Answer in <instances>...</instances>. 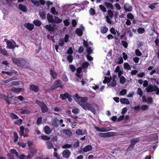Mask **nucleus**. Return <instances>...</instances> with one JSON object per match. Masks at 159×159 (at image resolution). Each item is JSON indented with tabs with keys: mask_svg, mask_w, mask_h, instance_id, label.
I'll return each mask as SVG.
<instances>
[{
	"mask_svg": "<svg viewBox=\"0 0 159 159\" xmlns=\"http://www.w3.org/2000/svg\"><path fill=\"white\" fill-rule=\"evenodd\" d=\"M117 77L116 75H114L112 78L111 77H105L104 80H103V83H106L107 82H110V85L112 87H115L116 85V79L117 78Z\"/></svg>",
	"mask_w": 159,
	"mask_h": 159,
	"instance_id": "obj_1",
	"label": "nucleus"
},
{
	"mask_svg": "<svg viewBox=\"0 0 159 159\" xmlns=\"http://www.w3.org/2000/svg\"><path fill=\"white\" fill-rule=\"evenodd\" d=\"M73 98L75 101L79 103L80 105H81V103L86 102L88 100V98L87 97H80L77 94H75L73 97Z\"/></svg>",
	"mask_w": 159,
	"mask_h": 159,
	"instance_id": "obj_2",
	"label": "nucleus"
},
{
	"mask_svg": "<svg viewBox=\"0 0 159 159\" xmlns=\"http://www.w3.org/2000/svg\"><path fill=\"white\" fill-rule=\"evenodd\" d=\"M13 62L19 66H24L26 65L27 62L24 59L13 58Z\"/></svg>",
	"mask_w": 159,
	"mask_h": 159,
	"instance_id": "obj_3",
	"label": "nucleus"
},
{
	"mask_svg": "<svg viewBox=\"0 0 159 159\" xmlns=\"http://www.w3.org/2000/svg\"><path fill=\"white\" fill-rule=\"evenodd\" d=\"M35 102L40 107L43 112L45 113L48 111V108L44 102H41L38 100H36Z\"/></svg>",
	"mask_w": 159,
	"mask_h": 159,
	"instance_id": "obj_4",
	"label": "nucleus"
},
{
	"mask_svg": "<svg viewBox=\"0 0 159 159\" xmlns=\"http://www.w3.org/2000/svg\"><path fill=\"white\" fill-rule=\"evenodd\" d=\"M157 89V86L155 85H150L148 86L145 89V90L147 93L152 92L154 91H156Z\"/></svg>",
	"mask_w": 159,
	"mask_h": 159,
	"instance_id": "obj_5",
	"label": "nucleus"
},
{
	"mask_svg": "<svg viewBox=\"0 0 159 159\" xmlns=\"http://www.w3.org/2000/svg\"><path fill=\"white\" fill-rule=\"evenodd\" d=\"M94 128L100 132H107L111 130V129L110 127H107L106 128H99V127L97 126L94 127Z\"/></svg>",
	"mask_w": 159,
	"mask_h": 159,
	"instance_id": "obj_6",
	"label": "nucleus"
},
{
	"mask_svg": "<svg viewBox=\"0 0 159 159\" xmlns=\"http://www.w3.org/2000/svg\"><path fill=\"white\" fill-rule=\"evenodd\" d=\"M62 157L65 158H68L71 155V152L68 149H66L62 152Z\"/></svg>",
	"mask_w": 159,
	"mask_h": 159,
	"instance_id": "obj_7",
	"label": "nucleus"
},
{
	"mask_svg": "<svg viewBox=\"0 0 159 159\" xmlns=\"http://www.w3.org/2000/svg\"><path fill=\"white\" fill-rule=\"evenodd\" d=\"M53 89H54L58 87H61L62 86L60 80H56L53 83Z\"/></svg>",
	"mask_w": 159,
	"mask_h": 159,
	"instance_id": "obj_8",
	"label": "nucleus"
},
{
	"mask_svg": "<svg viewBox=\"0 0 159 159\" xmlns=\"http://www.w3.org/2000/svg\"><path fill=\"white\" fill-rule=\"evenodd\" d=\"M75 133L77 135H82L86 134L87 131L86 129L83 130L79 129L76 130Z\"/></svg>",
	"mask_w": 159,
	"mask_h": 159,
	"instance_id": "obj_9",
	"label": "nucleus"
},
{
	"mask_svg": "<svg viewBox=\"0 0 159 159\" xmlns=\"http://www.w3.org/2000/svg\"><path fill=\"white\" fill-rule=\"evenodd\" d=\"M7 48L10 49H14L16 46L14 45L16 44V43L14 42V44L11 43L10 41L7 40L6 41Z\"/></svg>",
	"mask_w": 159,
	"mask_h": 159,
	"instance_id": "obj_10",
	"label": "nucleus"
},
{
	"mask_svg": "<svg viewBox=\"0 0 159 159\" xmlns=\"http://www.w3.org/2000/svg\"><path fill=\"white\" fill-rule=\"evenodd\" d=\"M24 26L30 31L32 30L34 27L33 24L30 23H26L25 24Z\"/></svg>",
	"mask_w": 159,
	"mask_h": 159,
	"instance_id": "obj_11",
	"label": "nucleus"
},
{
	"mask_svg": "<svg viewBox=\"0 0 159 159\" xmlns=\"http://www.w3.org/2000/svg\"><path fill=\"white\" fill-rule=\"evenodd\" d=\"M124 8L126 11H131L132 10V6L128 3H126L124 5Z\"/></svg>",
	"mask_w": 159,
	"mask_h": 159,
	"instance_id": "obj_12",
	"label": "nucleus"
},
{
	"mask_svg": "<svg viewBox=\"0 0 159 159\" xmlns=\"http://www.w3.org/2000/svg\"><path fill=\"white\" fill-rule=\"evenodd\" d=\"M50 72L51 77H52L53 79H55L57 78L58 74L57 72L54 71L51 69L50 70Z\"/></svg>",
	"mask_w": 159,
	"mask_h": 159,
	"instance_id": "obj_13",
	"label": "nucleus"
},
{
	"mask_svg": "<svg viewBox=\"0 0 159 159\" xmlns=\"http://www.w3.org/2000/svg\"><path fill=\"white\" fill-rule=\"evenodd\" d=\"M30 89L36 93L39 90L38 86L34 84L31 85L30 86Z\"/></svg>",
	"mask_w": 159,
	"mask_h": 159,
	"instance_id": "obj_14",
	"label": "nucleus"
},
{
	"mask_svg": "<svg viewBox=\"0 0 159 159\" xmlns=\"http://www.w3.org/2000/svg\"><path fill=\"white\" fill-rule=\"evenodd\" d=\"M90 104H89L88 102H85L84 103H82L81 104V106L82 107V108L85 110H88L89 107H90Z\"/></svg>",
	"mask_w": 159,
	"mask_h": 159,
	"instance_id": "obj_15",
	"label": "nucleus"
},
{
	"mask_svg": "<svg viewBox=\"0 0 159 159\" xmlns=\"http://www.w3.org/2000/svg\"><path fill=\"white\" fill-rule=\"evenodd\" d=\"M18 8L21 11L26 12L27 10V8L26 6L21 4H20L18 6Z\"/></svg>",
	"mask_w": 159,
	"mask_h": 159,
	"instance_id": "obj_16",
	"label": "nucleus"
},
{
	"mask_svg": "<svg viewBox=\"0 0 159 159\" xmlns=\"http://www.w3.org/2000/svg\"><path fill=\"white\" fill-rule=\"evenodd\" d=\"M46 143L48 149L53 148L54 146L52 143L51 141H46Z\"/></svg>",
	"mask_w": 159,
	"mask_h": 159,
	"instance_id": "obj_17",
	"label": "nucleus"
},
{
	"mask_svg": "<svg viewBox=\"0 0 159 159\" xmlns=\"http://www.w3.org/2000/svg\"><path fill=\"white\" fill-rule=\"evenodd\" d=\"M44 131L45 134H49L51 132V130L50 127L48 126H46L44 128Z\"/></svg>",
	"mask_w": 159,
	"mask_h": 159,
	"instance_id": "obj_18",
	"label": "nucleus"
},
{
	"mask_svg": "<svg viewBox=\"0 0 159 159\" xmlns=\"http://www.w3.org/2000/svg\"><path fill=\"white\" fill-rule=\"evenodd\" d=\"M120 101L122 104L129 105V102L128 99L126 98H122L120 99Z\"/></svg>",
	"mask_w": 159,
	"mask_h": 159,
	"instance_id": "obj_19",
	"label": "nucleus"
},
{
	"mask_svg": "<svg viewBox=\"0 0 159 159\" xmlns=\"http://www.w3.org/2000/svg\"><path fill=\"white\" fill-rule=\"evenodd\" d=\"M62 131L64 133L68 136H70L72 135V132L69 129H64Z\"/></svg>",
	"mask_w": 159,
	"mask_h": 159,
	"instance_id": "obj_20",
	"label": "nucleus"
},
{
	"mask_svg": "<svg viewBox=\"0 0 159 159\" xmlns=\"http://www.w3.org/2000/svg\"><path fill=\"white\" fill-rule=\"evenodd\" d=\"M44 27L48 31H54V28L52 26V25H46L44 26Z\"/></svg>",
	"mask_w": 159,
	"mask_h": 159,
	"instance_id": "obj_21",
	"label": "nucleus"
},
{
	"mask_svg": "<svg viewBox=\"0 0 159 159\" xmlns=\"http://www.w3.org/2000/svg\"><path fill=\"white\" fill-rule=\"evenodd\" d=\"M47 18L48 21L49 22H53L54 21V19L52 15L48 14L47 15Z\"/></svg>",
	"mask_w": 159,
	"mask_h": 159,
	"instance_id": "obj_22",
	"label": "nucleus"
},
{
	"mask_svg": "<svg viewBox=\"0 0 159 159\" xmlns=\"http://www.w3.org/2000/svg\"><path fill=\"white\" fill-rule=\"evenodd\" d=\"M58 120L57 118H54L52 121V125L56 127H57L58 126V125L57 124Z\"/></svg>",
	"mask_w": 159,
	"mask_h": 159,
	"instance_id": "obj_23",
	"label": "nucleus"
},
{
	"mask_svg": "<svg viewBox=\"0 0 159 159\" xmlns=\"http://www.w3.org/2000/svg\"><path fill=\"white\" fill-rule=\"evenodd\" d=\"M92 149V147L90 145H88L84 148L83 149V151L84 152H86L91 150Z\"/></svg>",
	"mask_w": 159,
	"mask_h": 159,
	"instance_id": "obj_24",
	"label": "nucleus"
},
{
	"mask_svg": "<svg viewBox=\"0 0 159 159\" xmlns=\"http://www.w3.org/2000/svg\"><path fill=\"white\" fill-rule=\"evenodd\" d=\"M69 94L66 93L63 94H61L60 95V97L62 100H64L68 98Z\"/></svg>",
	"mask_w": 159,
	"mask_h": 159,
	"instance_id": "obj_25",
	"label": "nucleus"
},
{
	"mask_svg": "<svg viewBox=\"0 0 159 159\" xmlns=\"http://www.w3.org/2000/svg\"><path fill=\"white\" fill-rule=\"evenodd\" d=\"M120 81V84H124L125 83L126 81V79L123 76L121 77L119 76Z\"/></svg>",
	"mask_w": 159,
	"mask_h": 159,
	"instance_id": "obj_26",
	"label": "nucleus"
},
{
	"mask_svg": "<svg viewBox=\"0 0 159 159\" xmlns=\"http://www.w3.org/2000/svg\"><path fill=\"white\" fill-rule=\"evenodd\" d=\"M101 30L102 33L105 34L108 31V28L106 26L102 27L101 28Z\"/></svg>",
	"mask_w": 159,
	"mask_h": 159,
	"instance_id": "obj_27",
	"label": "nucleus"
},
{
	"mask_svg": "<svg viewBox=\"0 0 159 159\" xmlns=\"http://www.w3.org/2000/svg\"><path fill=\"white\" fill-rule=\"evenodd\" d=\"M62 21V20L60 19L59 18L55 16L53 22L55 23H61Z\"/></svg>",
	"mask_w": 159,
	"mask_h": 159,
	"instance_id": "obj_28",
	"label": "nucleus"
},
{
	"mask_svg": "<svg viewBox=\"0 0 159 159\" xmlns=\"http://www.w3.org/2000/svg\"><path fill=\"white\" fill-rule=\"evenodd\" d=\"M10 152L13 154H14L17 157L19 155V154L17 151L15 149H11L10 151Z\"/></svg>",
	"mask_w": 159,
	"mask_h": 159,
	"instance_id": "obj_29",
	"label": "nucleus"
},
{
	"mask_svg": "<svg viewBox=\"0 0 159 159\" xmlns=\"http://www.w3.org/2000/svg\"><path fill=\"white\" fill-rule=\"evenodd\" d=\"M33 23L37 26H40L42 24V22L41 21L39 20H34Z\"/></svg>",
	"mask_w": 159,
	"mask_h": 159,
	"instance_id": "obj_30",
	"label": "nucleus"
},
{
	"mask_svg": "<svg viewBox=\"0 0 159 159\" xmlns=\"http://www.w3.org/2000/svg\"><path fill=\"white\" fill-rule=\"evenodd\" d=\"M124 67L125 69H127L128 70L131 69V67L130 65L127 63L125 62L123 64Z\"/></svg>",
	"mask_w": 159,
	"mask_h": 159,
	"instance_id": "obj_31",
	"label": "nucleus"
},
{
	"mask_svg": "<svg viewBox=\"0 0 159 159\" xmlns=\"http://www.w3.org/2000/svg\"><path fill=\"white\" fill-rule=\"evenodd\" d=\"M72 145L71 144H66L61 146V148L63 149L69 148L72 147Z\"/></svg>",
	"mask_w": 159,
	"mask_h": 159,
	"instance_id": "obj_32",
	"label": "nucleus"
},
{
	"mask_svg": "<svg viewBox=\"0 0 159 159\" xmlns=\"http://www.w3.org/2000/svg\"><path fill=\"white\" fill-rule=\"evenodd\" d=\"M89 107H89L88 110L90 111L94 114H95V109L94 107H93V105L90 104Z\"/></svg>",
	"mask_w": 159,
	"mask_h": 159,
	"instance_id": "obj_33",
	"label": "nucleus"
},
{
	"mask_svg": "<svg viewBox=\"0 0 159 159\" xmlns=\"http://www.w3.org/2000/svg\"><path fill=\"white\" fill-rule=\"evenodd\" d=\"M76 32L79 36H81L83 34V31L80 29L78 28L76 30Z\"/></svg>",
	"mask_w": 159,
	"mask_h": 159,
	"instance_id": "obj_34",
	"label": "nucleus"
},
{
	"mask_svg": "<svg viewBox=\"0 0 159 159\" xmlns=\"http://www.w3.org/2000/svg\"><path fill=\"white\" fill-rule=\"evenodd\" d=\"M0 52L4 55L8 56L7 52L5 49L0 48Z\"/></svg>",
	"mask_w": 159,
	"mask_h": 159,
	"instance_id": "obj_35",
	"label": "nucleus"
},
{
	"mask_svg": "<svg viewBox=\"0 0 159 159\" xmlns=\"http://www.w3.org/2000/svg\"><path fill=\"white\" fill-rule=\"evenodd\" d=\"M41 139L44 140H48L50 139V137L45 135H42L40 136Z\"/></svg>",
	"mask_w": 159,
	"mask_h": 159,
	"instance_id": "obj_36",
	"label": "nucleus"
},
{
	"mask_svg": "<svg viewBox=\"0 0 159 159\" xmlns=\"http://www.w3.org/2000/svg\"><path fill=\"white\" fill-rule=\"evenodd\" d=\"M137 94L139 95L140 96H142L143 94L142 90L140 88H138L137 91Z\"/></svg>",
	"mask_w": 159,
	"mask_h": 159,
	"instance_id": "obj_37",
	"label": "nucleus"
},
{
	"mask_svg": "<svg viewBox=\"0 0 159 159\" xmlns=\"http://www.w3.org/2000/svg\"><path fill=\"white\" fill-rule=\"evenodd\" d=\"M10 117L12 119H19V117L16 114L12 113L10 115Z\"/></svg>",
	"mask_w": 159,
	"mask_h": 159,
	"instance_id": "obj_38",
	"label": "nucleus"
},
{
	"mask_svg": "<svg viewBox=\"0 0 159 159\" xmlns=\"http://www.w3.org/2000/svg\"><path fill=\"white\" fill-rule=\"evenodd\" d=\"M138 139H132L130 141V144L134 146V145L138 142Z\"/></svg>",
	"mask_w": 159,
	"mask_h": 159,
	"instance_id": "obj_39",
	"label": "nucleus"
},
{
	"mask_svg": "<svg viewBox=\"0 0 159 159\" xmlns=\"http://www.w3.org/2000/svg\"><path fill=\"white\" fill-rule=\"evenodd\" d=\"M106 7L108 9H112L113 8V6L110 3H105Z\"/></svg>",
	"mask_w": 159,
	"mask_h": 159,
	"instance_id": "obj_40",
	"label": "nucleus"
},
{
	"mask_svg": "<svg viewBox=\"0 0 159 159\" xmlns=\"http://www.w3.org/2000/svg\"><path fill=\"white\" fill-rule=\"evenodd\" d=\"M107 12L108 13V16H109V17H110V18H112L113 16V13L112 11L110 10H108Z\"/></svg>",
	"mask_w": 159,
	"mask_h": 159,
	"instance_id": "obj_41",
	"label": "nucleus"
},
{
	"mask_svg": "<svg viewBox=\"0 0 159 159\" xmlns=\"http://www.w3.org/2000/svg\"><path fill=\"white\" fill-rule=\"evenodd\" d=\"M89 65V63L88 62H85L83 63L82 67L83 69L87 68Z\"/></svg>",
	"mask_w": 159,
	"mask_h": 159,
	"instance_id": "obj_42",
	"label": "nucleus"
},
{
	"mask_svg": "<svg viewBox=\"0 0 159 159\" xmlns=\"http://www.w3.org/2000/svg\"><path fill=\"white\" fill-rule=\"evenodd\" d=\"M89 12L91 16H93L95 14V10L93 8H91L89 10Z\"/></svg>",
	"mask_w": 159,
	"mask_h": 159,
	"instance_id": "obj_43",
	"label": "nucleus"
},
{
	"mask_svg": "<svg viewBox=\"0 0 159 159\" xmlns=\"http://www.w3.org/2000/svg\"><path fill=\"white\" fill-rule=\"evenodd\" d=\"M13 134L15 138L14 142H16L18 141V135L17 134L16 132H14Z\"/></svg>",
	"mask_w": 159,
	"mask_h": 159,
	"instance_id": "obj_44",
	"label": "nucleus"
},
{
	"mask_svg": "<svg viewBox=\"0 0 159 159\" xmlns=\"http://www.w3.org/2000/svg\"><path fill=\"white\" fill-rule=\"evenodd\" d=\"M121 43L122 46L125 48H126L128 47V43L126 41H121Z\"/></svg>",
	"mask_w": 159,
	"mask_h": 159,
	"instance_id": "obj_45",
	"label": "nucleus"
},
{
	"mask_svg": "<svg viewBox=\"0 0 159 159\" xmlns=\"http://www.w3.org/2000/svg\"><path fill=\"white\" fill-rule=\"evenodd\" d=\"M22 89L21 88H13L11 89V90L17 93L20 91Z\"/></svg>",
	"mask_w": 159,
	"mask_h": 159,
	"instance_id": "obj_46",
	"label": "nucleus"
},
{
	"mask_svg": "<svg viewBox=\"0 0 159 159\" xmlns=\"http://www.w3.org/2000/svg\"><path fill=\"white\" fill-rule=\"evenodd\" d=\"M25 128L23 126H21L20 127V135L21 136L23 135L24 134V130Z\"/></svg>",
	"mask_w": 159,
	"mask_h": 159,
	"instance_id": "obj_47",
	"label": "nucleus"
},
{
	"mask_svg": "<svg viewBox=\"0 0 159 159\" xmlns=\"http://www.w3.org/2000/svg\"><path fill=\"white\" fill-rule=\"evenodd\" d=\"M67 60L69 61V63H71L73 60V57L71 55H68L67 57Z\"/></svg>",
	"mask_w": 159,
	"mask_h": 159,
	"instance_id": "obj_48",
	"label": "nucleus"
},
{
	"mask_svg": "<svg viewBox=\"0 0 159 159\" xmlns=\"http://www.w3.org/2000/svg\"><path fill=\"white\" fill-rule=\"evenodd\" d=\"M127 93V90L125 89H123L120 92V95L123 96L125 94Z\"/></svg>",
	"mask_w": 159,
	"mask_h": 159,
	"instance_id": "obj_49",
	"label": "nucleus"
},
{
	"mask_svg": "<svg viewBox=\"0 0 159 159\" xmlns=\"http://www.w3.org/2000/svg\"><path fill=\"white\" fill-rule=\"evenodd\" d=\"M79 142L78 140L75 141L73 145L74 148H75L79 147Z\"/></svg>",
	"mask_w": 159,
	"mask_h": 159,
	"instance_id": "obj_50",
	"label": "nucleus"
},
{
	"mask_svg": "<svg viewBox=\"0 0 159 159\" xmlns=\"http://www.w3.org/2000/svg\"><path fill=\"white\" fill-rule=\"evenodd\" d=\"M123 60L121 57H120L117 58V62L118 64H121L123 62Z\"/></svg>",
	"mask_w": 159,
	"mask_h": 159,
	"instance_id": "obj_51",
	"label": "nucleus"
},
{
	"mask_svg": "<svg viewBox=\"0 0 159 159\" xmlns=\"http://www.w3.org/2000/svg\"><path fill=\"white\" fill-rule=\"evenodd\" d=\"M62 80L64 81L65 82H67L68 81V78L65 74V73H64L62 75Z\"/></svg>",
	"mask_w": 159,
	"mask_h": 159,
	"instance_id": "obj_52",
	"label": "nucleus"
},
{
	"mask_svg": "<svg viewBox=\"0 0 159 159\" xmlns=\"http://www.w3.org/2000/svg\"><path fill=\"white\" fill-rule=\"evenodd\" d=\"M17 158L18 159H26V156L24 154L19 155Z\"/></svg>",
	"mask_w": 159,
	"mask_h": 159,
	"instance_id": "obj_53",
	"label": "nucleus"
},
{
	"mask_svg": "<svg viewBox=\"0 0 159 159\" xmlns=\"http://www.w3.org/2000/svg\"><path fill=\"white\" fill-rule=\"evenodd\" d=\"M31 1L35 5L38 6L39 5V2L38 0H31Z\"/></svg>",
	"mask_w": 159,
	"mask_h": 159,
	"instance_id": "obj_54",
	"label": "nucleus"
},
{
	"mask_svg": "<svg viewBox=\"0 0 159 159\" xmlns=\"http://www.w3.org/2000/svg\"><path fill=\"white\" fill-rule=\"evenodd\" d=\"M116 133L112 132H109L107 133V137H109L114 136L116 135Z\"/></svg>",
	"mask_w": 159,
	"mask_h": 159,
	"instance_id": "obj_55",
	"label": "nucleus"
},
{
	"mask_svg": "<svg viewBox=\"0 0 159 159\" xmlns=\"http://www.w3.org/2000/svg\"><path fill=\"white\" fill-rule=\"evenodd\" d=\"M99 7L100 9L103 12H106L107 11L106 9L103 5H99Z\"/></svg>",
	"mask_w": 159,
	"mask_h": 159,
	"instance_id": "obj_56",
	"label": "nucleus"
},
{
	"mask_svg": "<svg viewBox=\"0 0 159 159\" xmlns=\"http://www.w3.org/2000/svg\"><path fill=\"white\" fill-rule=\"evenodd\" d=\"M22 120L21 119H20L19 120H18L14 122V123L15 124H17V125H20L22 124Z\"/></svg>",
	"mask_w": 159,
	"mask_h": 159,
	"instance_id": "obj_57",
	"label": "nucleus"
},
{
	"mask_svg": "<svg viewBox=\"0 0 159 159\" xmlns=\"http://www.w3.org/2000/svg\"><path fill=\"white\" fill-rule=\"evenodd\" d=\"M127 17L129 19L132 20L134 19V16L131 13H129L127 15Z\"/></svg>",
	"mask_w": 159,
	"mask_h": 159,
	"instance_id": "obj_58",
	"label": "nucleus"
},
{
	"mask_svg": "<svg viewBox=\"0 0 159 159\" xmlns=\"http://www.w3.org/2000/svg\"><path fill=\"white\" fill-rule=\"evenodd\" d=\"M18 145L22 148H25L26 146V144L23 142H19L17 143Z\"/></svg>",
	"mask_w": 159,
	"mask_h": 159,
	"instance_id": "obj_59",
	"label": "nucleus"
},
{
	"mask_svg": "<svg viewBox=\"0 0 159 159\" xmlns=\"http://www.w3.org/2000/svg\"><path fill=\"white\" fill-rule=\"evenodd\" d=\"M135 52L136 55L138 56H141L142 55V53L138 49H137L135 50Z\"/></svg>",
	"mask_w": 159,
	"mask_h": 159,
	"instance_id": "obj_60",
	"label": "nucleus"
},
{
	"mask_svg": "<svg viewBox=\"0 0 159 159\" xmlns=\"http://www.w3.org/2000/svg\"><path fill=\"white\" fill-rule=\"evenodd\" d=\"M40 17L42 19H44L45 18V14L43 11H42L39 13Z\"/></svg>",
	"mask_w": 159,
	"mask_h": 159,
	"instance_id": "obj_61",
	"label": "nucleus"
},
{
	"mask_svg": "<svg viewBox=\"0 0 159 159\" xmlns=\"http://www.w3.org/2000/svg\"><path fill=\"white\" fill-rule=\"evenodd\" d=\"M145 31V30L143 28H139L138 30V32L139 34L143 33Z\"/></svg>",
	"mask_w": 159,
	"mask_h": 159,
	"instance_id": "obj_62",
	"label": "nucleus"
},
{
	"mask_svg": "<svg viewBox=\"0 0 159 159\" xmlns=\"http://www.w3.org/2000/svg\"><path fill=\"white\" fill-rule=\"evenodd\" d=\"M148 108V106L146 105H143L141 107V109L143 111H145Z\"/></svg>",
	"mask_w": 159,
	"mask_h": 159,
	"instance_id": "obj_63",
	"label": "nucleus"
},
{
	"mask_svg": "<svg viewBox=\"0 0 159 159\" xmlns=\"http://www.w3.org/2000/svg\"><path fill=\"white\" fill-rule=\"evenodd\" d=\"M88 54H90L93 53V50L91 48H88L86 49Z\"/></svg>",
	"mask_w": 159,
	"mask_h": 159,
	"instance_id": "obj_64",
	"label": "nucleus"
}]
</instances>
